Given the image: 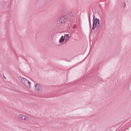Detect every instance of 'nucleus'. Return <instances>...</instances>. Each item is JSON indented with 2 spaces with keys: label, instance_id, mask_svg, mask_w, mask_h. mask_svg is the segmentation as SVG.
<instances>
[{
  "label": "nucleus",
  "instance_id": "1",
  "mask_svg": "<svg viewBox=\"0 0 131 131\" xmlns=\"http://www.w3.org/2000/svg\"><path fill=\"white\" fill-rule=\"evenodd\" d=\"M93 25L92 27V29H94L95 28H99L100 26V23L101 21L98 19L95 18L94 19V16H93Z\"/></svg>",
  "mask_w": 131,
  "mask_h": 131
},
{
  "label": "nucleus",
  "instance_id": "2",
  "mask_svg": "<svg viewBox=\"0 0 131 131\" xmlns=\"http://www.w3.org/2000/svg\"><path fill=\"white\" fill-rule=\"evenodd\" d=\"M22 83L27 88H30L31 83L26 78L22 77L21 79Z\"/></svg>",
  "mask_w": 131,
  "mask_h": 131
},
{
  "label": "nucleus",
  "instance_id": "3",
  "mask_svg": "<svg viewBox=\"0 0 131 131\" xmlns=\"http://www.w3.org/2000/svg\"><path fill=\"white\" fill-rule=\"evenodd\" d=\"M17 118L19 120H24L25 121H27L28 119V116L21 114H20L17 116Z\"/></svg>",
  "mask_w": 131,
  "mask_h": 131
},
{
  "label": "nucleus",
  "instance_id": "4",
  "mask_svg": "<svg viewBox=\"0 0 131 131\" xmlns=\"http://www.w3.org/2000/svg\"><path fill=\"white\" fill-rule=\"evenodd\" d=\"M35 86L36 91L37 92H39L41 89V87L40 85L38 84H36L35 85Z\"/></svg>",
  "mask_w": 131,
  "mask_h": 131
},
{
  "label": "nucleus",
  "instance_id": "5",
  "mask_svg": "<svg viewBox=\"0 0 131 131\" xmlns=\"http://www.w3.org/2000/svg\"><path fill=\"white\" fill-rule=\"evenodd\" d=\"M66 21V19H65L64 17H61L59 20L60 22L62 23H65Z\"/></svg>",
  "mask_w": 131,
  "mask_h": 131
},
{
  "label": "nucleus",
  "instance_id": "6",
  "mask_svg": "<svg viewBox=\"0 0 131 131\" xmlns=\"http://www.w3.org/2000/svg\"><path fill=\"white\" fill-rule=\"evenodd\" d=\"M63 37L65 41H67L69 37V34H66Z\"/></svg>",
  "mask_w": 131,
  "mask_h": 131
},
{
  "label": "nucleus",
  "instance_id": "7",
  "mask_svg": "<svg viewBox=\"0 0 131 131\" xmlns=\"http://www.w3.org/2000/svg\"><path fill=\"white\" fill-rule=\"evenodd\" d=\"M64 40L63 37L62 36L60 38L59 40V42L60 43L61 42H63Z\"/></svg>",
  "mask_w": 131,
  "mask_h": 131
}]
</instances>
